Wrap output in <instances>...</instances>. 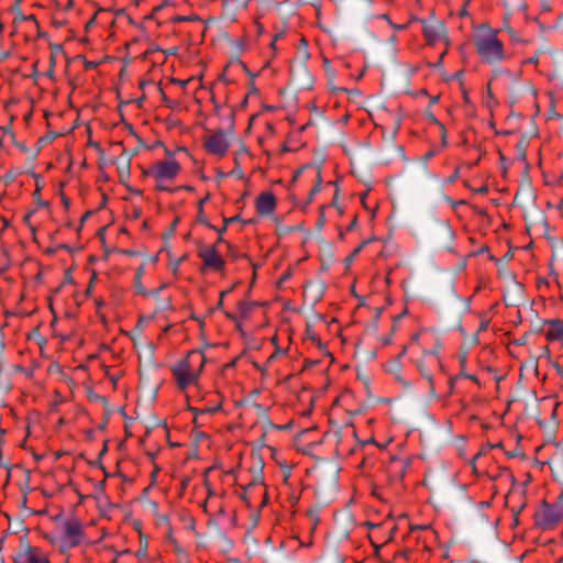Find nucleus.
<instances>
[{
	"mask_svg": "<svg viewBox=\"0 0 563 563\" xmlns=\"http://www.w3.org/2000/svg\"><path fill=\"white\" fill-rule=\"evenodd\" d=\"M499 30L481 24L474 34V45L482 62L490 65L500 64L510 57L504 43L498 37Z\"/></svg>",
	"mask_w": 563,
	"mask_h": 563,
	"instance_id": "obj_3",
	"label": "nucleus"
},
{
	"mask_svg": "<svg viewBox=\"0 0 563 563\" xmlns=\"http://www.w3.org/2000/svg\"><path fill=\"white\" fill-rule=\"evenodd\" d=\"M1 220L5 227L9 224V222L4 218H2Z\"/></svg>",
	"mask_w": 563,
	"mask_h": 563,
	"instance_id": "obj_34",
	"label": "nucleus"
},
{
	"mask_svg": "<svg viewBox=\"0 0 563 563\" xmlns=\"http://www.w3.org/2000/svg\"><path fill=\"white\" fill-rule=\"evenodd\" d=\"M120 183H125L130 178V158L126 155H120L115 158Z\"/></svg>",
	"mask_w": 563,
	"mask_h": 563,
	"instance_id": "obj_15",
	"label": "nucleus"
},
{
	"mask_svg": "<svg viewBox=\"0 0 563 563\" xmlns=\"http://www.w3.org/2000/svg\"><path fill=\"white\" fill-rule=\"evenodd\" d=\"M418 18L416 16H411L408 22L404 23V24H396V23H393V22H389L390 26L395 30V31H401V30H406L412 22L417 21Z\"/></svg>",
	"mask_w": 563,
	"mask_h": 563,
	"instance_id": "obj_18",
	"label": "nucleus"
},
{
	"mask_svg": "<svg viewBox=\"0 0 563 563\" xmlns=\"http://www.w3.org/2000/svg\"><path fill=\"white\" fill-rule=\"evenodd\" d=\"M207 358L201 350H191L170 366L173 379L179 391L186 394L190 387H198Z\"/></svg>",
	"mask_w": 563,
	"mask_h": 563,
	"instance_id": "obj_2",
	"label": "nucleus"
},
{
	"mask_svg": "<svg viewBox=\"0 0 563 563\" xmlns=\"http://www.w3.org/2000/svg\"><path fill=\"white\" fill-rule=\"evenodd\" d=\"M199 257L202 260L205 269H212L216 272L222 271L224 267V260L219 254L214 245H207L199 250Z\"/></svg>",
	"mask_w": 563,
	"mask_h": 563,
	"instance_id": "obj_12",
	"label": "nucleus"
},
{
	"mask_svg": "<svg viewBox=\"0 0 563 563\" xmlns=\"http://www.w3.org/2000/svg\"><path fill=\"white\" fill-rule=\"evenodd\" d=\"M189 19L187 16H184V15H175L172 18V21L173 22H183V21H188Z\"/></svg>",
	"mask_w": 563,
	"mask_h": 563,
	"instance_id": "obj_27",
	"label": "nucleus"
},
{
	"mask_svg": "<svg viewBox=\"0 0 563 563\" xmlns=\"http://www.w3.org/2000/svg\"><path fill=\"white\" fill-rule=\"evenodd\" d=\"M219 409H220V405L214 406V407L206 406L203 408H198V411H199V415H202L205 417V416H208V415H212L213 412H216Z\"/></svg>",
	"mask_w": 563,
	"mask_h": 563,
	"instance_id": "obj_19",
	"label": "nucleus"
},
{
	"mask_svg": "<svg viewBox=\"0 0 563 563\" xmlns=\"http://www.w3.org/2000/svg\"><path fill=\"white\" fill-rule=\"evenodd\" d=\"M556 368H558V371H559L560 373H562V372H563V371H562V368H561V366H556Z\"/></svg>",
	"mask_w": 563,
	"mask_h": 563,
	"instance_id": "obj_38",
	"label": "nucleus"
},
{
	"mask_svg": "<svg viewBox=\"0 0 563 563\" xmlns=\"http://www.w3.org/2000/svg\"><path fill=\"white\" fill-rule=\"evenodd\" d=\"M251 305L245 301L239 302V310L242 316H245L250 310Z\"/></svg>",
	"mask_w": 563,
	"mask_h": 563,
	"instance_id": "obj_23",
	"label": "nucleus"
},
{
	"mask_svg": "<svg viewBox=\"0 0 563 563\" xmlns=\"http://www.w3.org/2000/svg\"><path fill=\"white\" fill-rule=\"evenodd\" d=\"M151 320H152L151 316H146V317L143 316V317H140L137 324L141 327V325L150 322Z\"/></svg>",
	"mask_w": 563,
	"mask_h": 563,
	"instance_id": "obj_24",
	"label": "nucleus"
},
{
	"mask_svg": "<svg viewBox=\"0 0 563 563\" xmlns=\"http://www.w3.org/2000/svg\"><path fill=\"white\" fill-rule=\"evenodd\" d=\"M224 291H225V295H228L229 292L232 291V287H230L229 289H225Z\"/></svg>",
	"mask_w": 563,
	"mask_h": 563,
	"instance_id": "obj_35",
	"label": "nucleus"
},
{
	"mask_svg": "<svg viewBox=\"0 0 563 563\" xmlns=\"http://www.w3.org/2000/svg\"><path fill=\"white\" fill-rule=\"evenodd\" d=\"M221 299H223L225 297V291H220V296H219Z\"/></svg>",
	"mask_w": 563,
	"mask_h": 563,
	"instance_id": "obj_32",
	"label": "nucleus"
},
{
	"mask_svg": "<svg viewBox=\"0 0 563 563\" xmlns=\"http://www.w3.org/2000/svg\"><path fill=\"white\" fill-rule=\"evenodd\" d=\"M156 523L157 525H167L169 523V517L165 514H156Z\"/></svg>",
	"mask_w": 563,
	"mask_h": 563,
	"instance_id": "obj_21",
	"label": "nucleus"
},
{
	"mask_svg": "<svg viewBox=\"0 0 563 563\" xmlns=\"http://www.w3.org/2000/svg\"><path fill=\"white\" fill-rule=\"evenodd\" d=\"M54 66H55V57H54V55H51L48 76H52V74L54 71Z\"/></svg>",
	"mask_w": 563,
	"mask_h": 563,
	"instance_id": "obj_25",
	"label": "nucleus"
},
{
	"mask_svg": "<svg viewBox=\"0 0 563 563\" xmlns=\"http://www.w3.org/2000/svg\"><path fill=\"white\" fill-rule=\"evenodd\" d=\"M210 196L207 194L203 198L198 201L197 206V221L203 224H208L207 218L203 212V205L209 200Z\"/></svg>",
	"mask_w": 563,
	"mask_h": 563,
	"instance_id": "obj_17",
	"label": "nucleus"
},
{
	"mask_svg": "<svg viewBox=\"0 0 563 563\" xmlns=\"http://www.w3.org/2000/svg\"><path fill=\"white\" fill-rule=\"evenodd\" d=\"M14 563H49L46 553L27 542H21L16 553L13 556Z\"/></svg>",
	"mask_w": 563,
	"mask_h": 563,
	"instance_id": "obj_10",
	"label": "nucleus"
},
{
	"mask_svg": "<svg viewBox=\"0 0 563 563\" xmlns=\"http://www.w3.org/2000/svg\"><path fill=\"white\" fill-rule=\"evenodd\" d=\"M239 496L249 507H263L267 500L262 475L257 473L250 483L241 486Z\"/></svg>",
	"mask_w": 563,
	"mask_h": 563,
	"instance_id": "obj_6",
	"label": "nucleus"
},
{
	"mask_svg": "<svg viewBox=\"0 0 563 563\" xmlns=\"http://www.w3.org/2000/svg\"><path fill=\"white\" fill-rule=\"evenodd\" d=\"M440 336L433 329L422 328L412 333L409 342L404 346L401 354L407 353L417 365L420 374L432 384V374L441 368L439 351Z\"/></svg>",
	"mask_w": 563,
	"mask_h": 563,
	"instance_id": "obj_1",
	"label": "nucleus"
},
{
	"mask_svg": "<svg viewBox=\"0 0 563 563\" xmlns=\"http://www.w3.org/2000/svg\"><path fill=\"white\" fill-rule=\"evenodd\" d=\"M207 225L210 227L211 229H214L219 235H223V233L227 230V225H224V224L221 228H216L213 225H210L209 223Z\"/></svg>",
	"mask_w": 563,
	"mask_h": 563,
	"instance_id": "obj_26",
	"label": "nucleus"
},
{
	"mask_svg": "<svg viewBox=\"0 0 563 563\" xmlns=\"http://www.w3.org/2000/svg\"><path fill=\"white\" fill-rule=\"evenodd\" d=\"M231 133L223 130H216L207 134L203 139L205 150L214 156L223 157L230 147Z\"/></svg>",
	"mask_w": 563,
	"mask_h": 563,
	"instance_id": "obj_8",
	"label": "nucleus"
},
{
	"mask_svg": "<svg viewBox=\"0 0 563 563\" xmlns=\"http://www.w3.org/2000/svg\"><path fill=\"white\" fill-rule=\"evenodd\" d=\"M543 325L547 341H559L563 346V321L561 319H549L543 322Z\"/></svg>",
	"mask_w": 563,
	"mask_h": 563,
	"instance_id": "obj_13",
	"label": "nucleus"
},
{
	"mask_svg": "<svg viewBox=\"0 0 563 563\" xmlns=\"http://www.w3.org/2000/svg\"><path fill=\"white\" fill-rule=\"evenodd\" d=\"M46 539L56 544L62 552H66L71 548L87 543V534L82 521L76 517H69L63 521L60 534L46 536Z\"/></svg>",
	"mask_w": 563,
	"mask_h": 563,
	"instance_id": "obj_5",
	"label": "nucleus"
},
{
	"mask_svg": "<svg viewBox=\"0 0 563 563\" xmlns=\"http://www.w3.org/2000/svg\"><path fill=\"white\" fill-rule=\"evenodd\" d=\"M486 191H487V189H486L485 187H482V188H479V189L477 190V192H481V194L486 192Z\"/></svg>",
	"mask_w": 563,
	"mask_h": 563,
	"instance_id": "obj_30",
	"label": "nucleus"
},
{
	"mask_svg": "<svg viewBox=\"0 0 563 563\" xmlns=\"http://www.w3.org/2000/svg\"><path fill=\"white\" fill-rule=\"evenodd\" d=\"M221 241H222V235H219L218 242H221Z\"/></svg>",
	"mask_w": 563,
	"mask_h": 563,
	"instance_id": "obj_39",
	"label": "nucleus"
},
{
	"mask_svg": "<svg viewBox=\"0 0 563 563\" xmlns=\"http://www.w3.org/2000/svg\"><path fill=\"white\" fill-rule=\"evenodd\" d=\"M222 305H223V299H221V298L219 297L218 307L220 308V307H222Z\"/></svg>",
	"mask_w": 563,
	"mask_h": 563,
	"instance_id": "obj_31",
	"label": "nucleus"
},
{
	"mask_svg": "<svg viewBox=\"0 0 563 563\" xmlns=\"http://www.w3.org/2000/svg\"><path fill=\"white\" fill-rule=\"evenodd\" d=\"M301 176H305L308 181L311 183V188L308 194V202H311L314 196L321 190L322 173L321 166L318 164H305L298 168L292 175V181L298 180Z\"/></svg>",
	"mask_w": 563,
	"mask_h": 563,
	"instance_id": "obj_9",
	"label": "nucleus"
},
{
	"mask_svg": "<svg viewBox=\"0 0 563 563\" xmlns=\"http://www.w3.org/2000/svg\"><path fill=\"white\" fill-rule=\"evenodd\" d=\"M506 30H507L508 34H509L512 38H515V36H516V32H515L511 27H507Z\"/></svg>",
	"mask_w": 563,
	"mask_h": 563,
	"instance_id": "obj_29",
	"label": "nucleus"
},
{
	"mask_svg": "<svg viewBox=\"0 0 563 563\" xmlns=\"http://www.w3.org/2000/svg\"><path fill=\"white\" fill-rule=\"evenodd\" d=\"M144 273H145V265L142 264L135 269L133 284H134V288L137 294L147 296L150 292L145 289V287L142 284V277H143Z\"/></svg>",
	"mask_w": 563,
	"mask_h": 563,
	"instance_id": "obj_16",
	"label": "nucleus"
},
{
	"mask_svg": "<svg viewBox=\"0 0 563 563\" xmlns=\"http://www.w3.org/2000/svg\"><path fill=\"white\" fill-rule=\"evenodd\" d=\"M166 3H172L174 2L175 0H164Z\"/></svg>",
	"mask_w": 563,
	"mask_h": 563,
	"instance_id": "obj_37",
	"label": "nucleus"
},
{
	"mask_svg": "<svg viewBox=\"0 0 563 563\" xmlns=\"http://www.w3.org/2000/svg\"><path fill=\"white\" fill-rule=\"evenodd\" d=\"M180 170V163L175 158V155L166 151L164 159L151 163L143 168L142 174L154 181L156 190L170 191V185L178 177Z\"/></svg>",
	"mask_w": 563,
	"mask_h": 563,
	"instance_id": "obj_4",
	"label": "nucleus"
},
{
	"mask_svg": "<svg viewBox=\"0 0 563 563\" xmlns=\"http://www.w3.org/2000/svg\"><path fill=\"white\" fill-rule=\"evenodd\" d=\"M152 505H153L154 510L156 511L157 510V504L153 503Z\"/></svg>",
	"mask_w": 563,
	"mask_h": 563,
	"instance_id": "obj_36",
	"label": "nucleus"
},
{
	"mask_svg": "<svg viewBox=\"0 0 563 563\" xmlns=\"http://www.w3.org/2000/svg\"><path fill=\"white\" fill-rule=\"evenodd\" d=\"M366 243H367L366 241H363L357 247H355L353 250V252L351 253L349 260L353 261L357 256V254L363 250V247L366 245Z\"/></svg>",
	"mask_w": 563,
	"mask_h": 563,
	"instance_id": "obj_22",
	"label": "nucleus"
},
{
	"mask_svg": "<svg viewBox=\"0 0 563 563\" xmlns=\"http://www.w3.org/2000/svg\"><path fill=\"white\" fill-rule=\"evenodd\" d=\"M563 517L562 510L556 506L544 505L536 515V522L544 528H552L558 525Z\"/></svg>",
	"mask_w": 563,
	"mask_h": 563,
	"instance_id": "obj_11",
	"label": "nucleus"
},
{
	"mask_svg": "<svg viewBox=\"0 0 563 563\" xmlns=\"http://www.w3.org/2000/svg\"><path fill=\"white\" fill-rule=\"evenodd\" d=\"M479 456V453L475 454V456L472 460V464H474V461Z\"/></svg>",
	"mask_w": 563,
	"mask_h": 563,
	"instance_id": "obj_33",
	"label": "nucleus"
},
{
	"mask_svg": "<svg viewBox=\"0 0 563 563\" xmlns=\"http://www.w3.org/2000/svg\"><path fill=\"white\" fill-rule=\"evenodd\" d=\"M256 211L262 216H269L276 209V198L273 192H262L255 201Z\"/></svg>",
	"mask_w": 563,
	"mask_h": 563,
	"instance_id": "obj_14",
	"label": "nucleus"
},
{
	"mask_svg": "<svg viewBox=\"0 0 563 563\" xmlns=\"http://www.w3.org/2000/svg\"><path fill=\"white\" fill-rule=\"evenodd\" d=\"M417 21L422 24V34L429 45L439 43H444L445 46L449 45L446 29L441 20L430 15L427 19H418Z\"/></svg>",
	"mask_w": 563,
	"mask_h": 563,
	"instance_id": "obj_7",
	"label": "nucleus"
},
{
	"mask_svg": "<svg viewBox=\"0 0 563 563\" xmlns=\"http://www.w3.org/2000/svg\"><path fill=\"white\" fill-rule=\"evenodd\" d=\"M189 410L194 413L192 421L196 426H202L201 419L203 418L202 415H199L198 408L189 407Z\"/></svg>",
	"mask_w": 563,
	"mask_h": 563,
	"instance_id": "obj_20",
	"label": "nucleus"
},
{
	"mask_svg": "<svg viewBox=\"0 0 563 563\" xmlns=\"http://www.w3.org/2000/svg\"><path fill=\"white\" fill-rule=\"evenodd\" d=\"M234 220H235V218H224V219H223V224L228 227V224H229L230 222L234 221Z\"/></svg>",
	"mask_w": 563,
	"mask_h": 563,
	"instance_id": "obj_28",
	"label": "nucleus"
}]
</instances>
